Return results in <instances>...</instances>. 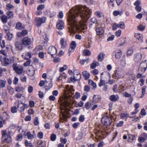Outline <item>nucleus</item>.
I'll use <instances>...</instances> for the list:
<instances>
[{"label": "nucleus", "mask_w": 147, "mask_h": 147, "mask_svg": "<svg viewBox=\"0 0 147 147\" xmlns=\"http://www.w3.org/2000/svg\"><path fill=\"white\" fill-rule=\"evenodd\" d=\"M91 10L86 6H76L69 11L67 28L72 36L76 31L80 32L84 30L86 22L91 15Z\"/></svg>", "instance_id": "obj_1"}, {"label": "nucleus", "mask_w": 147, "mask_h": 147, "mask_svg": "<svg viewBox=\"0 0 147 147\" xmlns=\"http://www.w3.org/2000/svg\"><path fill=\"white\" fill-rule=\"evenodd\" d=\"M147 68V61H142L140 63L138 69V71L139 73H144Z\"/></svg>", "instance_id": "obj_2"}, {"label": "nucleus", "mask_w": 147, "mask_h": 147, "mask_svg": "<svg viewBox=\"0 0 147 147\" xmlns=\"http://www.w3.org/2000/svg\"><path fill=\"white\" fill-rule=\"evenodd\" d=\"M101 121L102 123L105 125H110L112 122V118L108 116L103 117L101 119Z\"/></svg>", "instance_id": "obj_3"}, {"label": "nucleus", "mask_w": 147, "mask_h": 147, "mask_svg": "<svg viewBox=\"0 0 147 147\" xmlns=\"http://www.w3.org/2000/svg\"><path fill=\"white\" fill-rule=\"evenodd\" d=\"M46 18L45 17H36L35 18V21L38 27L40 26L42 24L45 23L46 22Z\"/></svg>", "instance_id": "obj_4"}, {"label": "nucleus", "mask_w": 147, "mask_h": 147, "mask_svg": "<svg viewBox=\"0 0 147 147\" xmlns=\"http://www.w3.org/2000/svg\"><path fill=\"white\" fill-rule=\"evenodd\" d=\"M13 69L15 70L18 74H21L23 71V67L21 66H17L16 63H14L13 65Z\"/></svg>", "instance_id": "obj_5"}, {"label": "nucleus", "mask_w": 147, "mask_h": 147, "mask_svg": "<svg viewBox=\"0 0 147 147\" xmlns=\"http://www.w3.org/2000/svg\"><path fill=\"white\" fill-rule=\"evenodd\" d=\"M14 62V58L13 57L9 58L5 57L4 58L3 65L4 66H6L8 65L9 64L11 63Z\"/></svg>", "instance_id": "obj_6"}, {"label": "nucleus", "mask_w": 147, "mask_h": 147, "mask_svg": "<svg viewBox=\"0 0 147 147\" xmlns=\"http://www.w3.org/2000/svg\"><path fill=\"white\" fill-rule=\"evenodd\" d=\"M123 74V70H116L113 75V77L116 79H118Z\"/></svg>", "instance_id": "obj_7"}, {"label": "nucleus", "mask_w": 147, "mask_h": 147, "mask_svg": "<svg viewBox=\"0 0 147 147\" xmlns=\"http://www.w3.org/2000/svg\"><path fill=\"white\" fill-rule=\"evenodd\" d=\"M96 26L95 28H96L95 30L97 34L98 35H102L104 32V30L103 28L101 26L99 25L98 24H96Z\"/></svg>", "instance_id": "obj_8"}, {"label": "nucleus", "mask_w": 147, "mask_h": 147, "mask_svg": "<svg viewBox=\"0 0 147 147\" xmlns=\"http://www.w3.org/2000/svg\"><path fill=\"white\" fill-rule=\"evenodd\" d=\"M3 134H2V140L4 142L7 143H9L11 141V136H5V132H3Z\"/></svg>", "instance_id": "obj_9"}, {"label": "nucleus", "mask_w": 147, "mask_h": 147, "mask_svg": "<svg viewBox=\"0 0 147 147\" xmlns=\"http://www.w3.org/2000/svg\"><path fill=\"white\" fill-rule=\"evenodd\" d=\"M23 45L26 46L29 45L31 43V40L27 37H24L22 40Z\"/></svg>", "instance_id": "obj_10"}, {"label": "nucleus", "mask_w": 147, "mask_h": 147, "mask_svg": "<svg viewBox=\"0 0 147 147\" xmlns=\"http://www.w3.org/2000/svg\"><path fill=\"white\" fill-rule=\"evenodd\" d=\"M57 52V49L54 47L51 46L49 47L48 53L49 54H50L52 57L53 55H55L56 53Z\"/></svg>", "instance_id": "obj_11"}, {"label": "nucleus", "mask_w": 147, "mask_h": 147, "mask_svg": "<svg viewBox=\"0 0 147 147\" xmlns=\"http://www.w3.org/2000/svg\"><path fill=\"white\" fill-rule=\"evenodd\" d=\"M134 36L138 40L137 41V43H141L143 42V37L142 34L136 33L135 34Z\"/></svg>", "instance_id": "obj_12"}, {"label": "nucleus", "mask_w": 147, "mask_h": 147, "mask_svg": "<svg viewBox=\"0 0 147 147\" xmlns=\"http://www.w3.org/2000/svg\"><path fill=\"white\" fill-rule=\"evenodd\" d=\"M147 139V134L145 133H142L139 137L138 140L140 142H142Z\"/></svg>", "instance_id": "obj_13"}, {"label": "nucleus", "mask_w": 147, "mask_h": 147, "mask_svg": "<svg viewBox=\"0 0 147 147\" xmlns=\"http://www.w3.org/2000/svg\"><path fill=\"white\" fill-rule=\"evenodd\" d=\"M142 58V54L138 53L135 55L134 60L135 62H138L141 61Z\"/></svg>", "instance_id": "obj_14"}, {"label": "nucleus", "mask_w": 147, "mask_h": 147, "mask_svg": "<svg viewBox=\"0 0 147 147\" xmlns=\"http://www.w3.org/2000/svg\"><path fill=\"white\" fill-rule=\"evenodd\" d=\"M56 27L57 29L61 30L64 28V23L62 20H58V22L57 24Z\"/></svg>", "instance_id": "obj_15"}, {"label": "nucleus", "mask_w": 147, "mask_h": 147, "mask_svg": "<svg viewBox=\"0 0 147 147\" xmlns=\"http://www.w3.org/2000/svg\"><path fill=\"white\" fill-rule=\"evenodd\" d=\"M110 100L112 102L118 101L119 99V96L117 94L111 95L109 97Z\"/></svg>", "instance_id": "obj_16"}, {"label": "nucleus", "mask_w": 147, "mask_h": 147, "mask_svg": "<svg viewBox=\"0 0 147 147\" xmlns=\"http://www.w3.org/2000/svg\"><path fill=\"white\" fill-rule=\"evenodd\" d=\"M74 75L76 78V80H79L81 78V75L80 73L77 70H75L74 71Z\"/></svg>", "instance_id": "obj_17"}, {"label": "nucleus", "mask_w": 147, "mask_h": 147, "mask_svg": "<svg viewBox=\"0 0 147 147\" xmlns=\"http://www.w3.org/2000/svg\"><path fill=\"white\" fill-rule=\"evenodd\" d=\"M15 45L16 50L19 51H20L22 50V45L20 43V42H16L15 43Z\"/></svg>", "instance_id": "obj_18"}, {"label": "nucleus", "mask_w": 147, "mask_h": 147, "mask_svg": "<svg viewBox=\"0 0 147 147\" xmlns=\"http://www.w3.org/2000/svg\"><path fill=\"white\" fill-rule=\"evenodd\" d=\"M115 57L117 59L120 58L122 55V52L120 50H116L115 51Z\"/></svg>", "instance_id": "obj_19"}, {"label": "nucleus", "mask_w": 147, "mask_h": 147, "mask_svg": "<svg viewBox=\"0 0 147 147\" xmlns=\"http://www.w3.org/2000/svg\"><path fill=\"white\" fill-rule=\"evenodd\" d=\"M83 76L86 80L88 79L90 76V74L87 71H85L82 72Z\"/></svg>", "instance_id": "obj_20"}, {"label": "nucleus", "mask_w": 147, "mask_h": 147, "mask_svg": "<svg viewBox=\"0 0 147 147\" xmlns=\"http://www.w3.org/2000/svg\"><path fill=\"white\" fill-rule=\"evenodd\" d=\"M28 33V31L27 30H22L21 32H18L17 33V35L18 36H20L22 35L23 36H26Z\"/></svg>", "instance_id": "obj_21"}, {"label": "nucleus", "mask_w": 147, "mask_h": 147, "mask_svg": "<svg viewBox=\"0 0 147 147\" xmlns=\"http://www.w3.org/2000/svg\"><path fill=\"white\" fill-rule=\"evenodd\" d=\"M35 71L33 67L29 69L28 71V75L30 76H33L34 74Z\"/></svg>", "instance_id": "obj_22"}, {"label": "nucleus", "mask_w": 147, "mask_h": 147, "mask_svg": "<svg viewBox=\"0 0 147 147\" xmlns=\"http://www.w3.org/2000/svg\"><path fill=\"white\" fill-rule=\"evenodd\" d=\"M59 120L60 121H62L63 119L65 120L67 117V116L64 113H62L59 116Z\"/></svg>", "instance_id": "obj_23"}, {"label": "nucleus", "mask_w": 147, "mask_h": 147, "mask_svg": "<svg viewBox=\"0 0 147 147\" xmlns=\"http://www.w3.org/2000/svg\"><path fill=\"white\" fill-rule=\"evenodd\" d=\"M60 42L61 45V48L64 49L67 46V43L65 40L63 38H61L60 40Z\"/></svg>", "instance_id": "obj_24"}, {"label": "nucleus", "mask_w": 147, "mask_h": 147, "mask_svg": "<svg viewBox=\"0 0 147 147\" xmlns=\"http://www.w3.org/2000/svg\"><path fill=\"white\" fill-rule=\"evenodd\" d=\"M24 26L22 25V24L20 22H17L16 24V28L19 30L22 29L24 28Z\"/></svg>", "instance_id": "obj_25"}, {"label": "nucleus", "mask_w": 147, "mask_h": 147, "mask_svg": "<svg viewBox=\"0 0 147 147\" xmlns=\"http://www.w3.org/2000/svg\"><path fill=\"white\" fill-rule=\"evenodd\" d=\"M99 65V63L94 60L93 62L90 65V68L92 69H94L96 66Z\"/></svg>", "instance_id": "obj_26"}, {"label": "nucleus", "mask_w": 147, "mask_h": 147, "mask_svg": "<svg viewBox=\"0 0 147 147\" xmlns=\"http://www.w3.org/2000/svg\"><path fill=\"white\" fill-rule=\"evenodd\" d=\"M91 22L92 23L90 25V27L92 25V24H95V27L96 26V24H98L97 23L96 19L94 18H93L91 19Z\"/></svg>", "instance_id": "obj_27"}, {"label": "nucleus", "mask_w": 147, "mask_h": 147, "mask_svg": "<svg viewBox=\"0 0 147 147\" xmlns=\"http://www.w3.org/2000/svg\"><path fill=\"white\" fill-rule=\"evenodd\" d=\"M105 54L103 53H100L98 56V61H102L103 59Z\"/></svg>", "instance_id": "obj_28"}, {"label": "nucleus", "mask_w": 147, "mask_h": 147, "mask_svg": "<svg viewBox=\"0 0 147 147\" xmlns=\"http://www.w3.org/2000/svg\"><path fill=\"white\" fill-rule=\"evenodd\" d=\"M6 36H5L6 38L9 40H10L12 38L13 34H12L11 33L9 32L6 33Z\"/></svg>", "instance_id": "obj_29"}, {"label": "nucleus", "mask_w": 147, "mask_h": 147, "mask_svg": "<svg viewBox=\"0 0 147 147\" xmlns=\"http://www.w3.org/2000/svg\"><path fill=\"white\" fill-rule=\"evenodd\" d=\"M6 82L2 80H0V88H3L5 87Z\"/></svg>", "instance_id": "obj_30"}, {"label": "nucleus", "mask_w": 147, "mask_h": 147, "mask_svg": "<svg viewBox=\"0 0 147 147\" xmlns=\"http://www.w3.org/2000/svg\"><path fill=\"white\" fill-rule=\"evenodd\" d=\"M32 57L31 53L30 52H28L27 53L24 57V59H29Z\"/></svg>", "instance_id": "obj_31"}, {"label": "nucleus", "mask_w": 147, "mask_h": 147, "mask_svg": "<svg viewBox=\"0 0 147 147\" xmlns=\"http://www.w3.org/2000/svg\"><path fill=\"white\" fill-rule=\"evenodd\" d=\"M5 131V132L6 135L5 136H11V135L12 132L11 131H7L6 130H3L1 132L2 134H3V132Z\"/></svg>", "instance_id": "obj_32"}, {"label": "nucleus", "mask_w": 147, "mask_h": 147, "mask_svg": "<svg viewBox=\"0 0 147 147\" xmlns=\"http://www.w3.org/2000/svg\"><path fill=\"white\" fill-rule=\"evenodd\" d=\"M7 89L9 92L10 94L12 95L14 93V90L11 87H8Z\"/></svg>", "instance_id": "obj_33"}, {"label": "nucleus", "mask_w": 147, "mask_h": 147, "mask_svg": "<svg viewBox=\"0 0 147 147\" xmlns=\"http://www.w3.org/2000/svg\"><path fill=\"white\" fill-rule=\"evenodd\" d=\"M128 141L129 142H131L133 141L135 138V136L131 134H129Z\"/></svg>", "instance_id": "obj_34"}, {"label": "nucleus", "mask_w": 147, "mask_h": 147, "mask_svg": "<svg viewBox=\"0 0 147 147\" xmlns=\"http://www.w3.org/2000/svg\"><path fill=\"white\" fill-rule=\"evenodd\" d=\"M145 27L141 24H140L137 27V29L139 30L142 31L145 29Z\"/></svg>", "instance_id": "obj_35"}, {"label": "nucleus", "mask_w": 147, "mask_h": 147, "mask_svg": "<svg viewBox=\"0 0 147 147\" xmlns=\"http://www.w3.org/2000/svg\"><path fill=\"white\" fill-rule=\"evenodd\" d=\"M134 49L132 48L129 49L127 52V55L130 56L132 55L134 52Z\"/></svg>", "instance_id": "obj_36"}, {"label": "nucleus", "mask_w": 147, "mask_h": 147, "mask_svg": "<svg viewBox=\"0 0 147 147\" xmlns=\"http://www.w3.org/2000/svg\"><path fill=\"white\" fill-rule=\"evenodd\" d=\"M22 105V103H18V105L17 107L18 108H19L20 107V108L19 110V111L22 112V111H23L25 109H24V107L23 106V105H22V106H21V105Z\"/></svg>", "instance_id": "obj_37"}, {"label": "nucleus", "mask_w": 147, "mask_h": 147, "mask_svg": "<svg viewBox=\"0 0 147 147\" xmlns=\"http://www.w3.org/2000/svg\"><path fill=\"white\" fill-rule=\"evenodd\" d=\"M113 15L115 16H117L119 15L121 16L122 14V12L119 11H114L113 12Z\"/></svg>", "instance_id": "obj_38"}, {"label": "nucleus", "mask_w": 147, "mask_h": 147, "mask_svg": "<svg viewBox=\"0 0 147 147\" xmlns=\"http://www.w3.org/2000/svg\"><path fill=\"white\" fill-rule=\"evenodd\" d=\"M69 92L68 93H69V96L70 97L72 95L74 94V90L73 89H70L69 88Z\"/></svg>", "instance_id": "obj_39"}, {"label": "nucleus", "mask_w": 147, "mask_h": 147, "mask_svg": "<svg viewBox=\"0 0 147 147\" xmlns=\"http://www.w3.org/2000/svg\"><path fill=\"white\" fill-rule=\"evenodd\" d=\"M118 24V28L122 29H124L125 28V24L124 22H121Z\"/></svg>", "instance_id": "obj_40"}, {"label": "nucleus", "mask_w": 147, "mask_h": 147, "mask_svg": "<svg viewBox=\"0 0 147 147\" xmlns=\"http://www.w3.org/2000/svg\"><path fill=\"white\" fill-rule=\"evenodd\" d=\"M26 135L27 136L28 138L29 139H31L34 137L33 135L29 132H28L26 133Z\"/></svg>", "instance_id": "obj_41"}, {"label": "nucleus", "mask_w": 147, "mask_h": 147, "mask_svg": "<svg viewBox=\"0 0 147 147\" xmlns=\"http://www.w3.org/2000/svg\"><path fill=\"white\" fill-rule=\"evenodd\" d=\"M7 15L8 18L11 19L13 18V12L11 11L8 12Z\"/></svg>", "instance_id": "obj_42"}, {"label": "nucleus", "mask_w": 147, "mask_h": 147, "mask_svg": "<svg viewBox=\"0 0 147 147\" xmlns=\"http://www.w3.org/2000/svg\"><path fill=\"white\" fill-rule=\"evenodd\" d=\"M1 19L3 23L5 24L7 22V18L6 16H1Z\"/></svg>", "instance_id": "obj_43"}, {"label": "nucleus", "mask_w": 147, "mask_h": 147, "mask_svg": "<svg viewBox=\"0 0 147 147\" xmlns=\"http://www.w3.org/2000/svg\"><path fill=\"white\" fill-rule=\"evenodd\" d=\"M76 45L75 42L72 41L70 44V47L75 49L76 47Z\"/></svg>", "instance_id": "obj_44"}, {"label": "nucleus", "mask_w": 147, "mask_h": 147, "mask_svg": "<svg viewBox=\"0 0 147 147\" xmlns=\"http://www.w3.org/2000/svg\"><path fill=\"white\" fill-rule=\"evenodd\" d=\"M45 6L43 4H40L38 6L37 9L38 11H41L45 8Z\"/></svg>", "instance_id": "obj_45"}, {"label": "nucleus", "mask_w": 147, "mask_h": 147, "mask_svg": "<svg viewBox=\"0 0 147 147\" xmlns=\"http://www.w3.org/2000/svg\"><path fill=\"white\" fill-rule=\"evenodd\" d=\"M27 60H28L26 61L24 63V65L26 67L29 66L30 65L31 62V60L30 59H29Z\"/></svg>", "instance_id": "obj_46"}, {"label": "nucleus", "mask_w": 147, "mask_h": 147, "mask_svg": "<svg viewBox=\"0 0 147 147\" xmlns=\"http://www.w3.org/2000/svg\"><path fill=\"white\" fill-rule=\"evenodd\" d=\"M146 86H144L142 88V94L141 96V98H142L143 97V96L144 95V94L146 93Z\"/></svg>", "instance_id": "obj_47"}, {"label": "nucleus", "mask_w": 147, "mask_h": 147, "mask_svg": "<svg viewBox=\"0 0 147 147\" xmlns=\"http://www.w3.org/2000/svg\"><path fill=\"white\" fill-rule=\"evenodd\" d=\"M68 68V66L66 65H64V66L61 67L59 69V71L60 72L63 71L64 70H66Z\"/></svg>", "instance_id": "obj_48"}, {"label": "nucleus", "mask_w": 147, "mask_h": 147, "mask_svg": "<svg viewBox=\"0 0 147 147\" xmlns=\"http://www.w3.org/2000/svg\"><path fill=\"white\" fill-rule=\"evenodd\" d=\"M83 53L85 56H89L91 54L90 51L88 50H84V51Z\"/></svg>", "instance_id": "obj_49"}, {"label": "nucleus", "mask_w": 147, "mask_h": 147, "mask_svg": "<svg viewBox=\"0 0 147 147\" xmlns=\"http://www.w3.org/2000/svg\"><path fill=\"white\" fill-rule=\"evenodd\" d=\"M106 83V81L105 80H102L101 78L100 79V82L98 84V86L100 87H101L104 85Z\"/></svg>", "instance_id": "obj_50"}, {"label": "nucleus", "mask_w": 147, "mask_h": 147, "mask_svg": "<svg viewBox=\"0 0 147 147\" xmlns=\"http://www.w3.org/2000/svg\"><path fill=\"white\" fill-rule=\"evenodd\" d=\"M25 144L27 146L31 147L32 146V144L30 142L28 141L27 140H25Z\"/></svg>", "instance_id": "obj_51"}, {"label": "nucleus", "mask_w": 147, "mask_h": 147, "mask_svg": "<svg viewBox=\"0 0 147 147\" xmlns=\"http://www.w3.org/2000/svg\"><path fill=\"white\" fill-rule=\"evenodd\" d=\"M62 0H55V5L56 6H58L61 4Z\"/></svg>", "instance_id": "obj_52"}, {"label": "nucleus", "mask_w": 147, "mask_h": 147, "mask_svg": "<svg viewBox=\"0 0 147 147\" xmlns=\"http://www.w3.org/2000/svg\"><path fill=\"white\" fill-rule=\"evenodd\" d=\"M34 122L35 125H37L39 123L38 118L37 117H36L34 120Z\"/></svg>", "instance_id": "obj_53"}, {"label": "nucleus", "mask_w": 147, "mask_h": 147, "mask_svg": "<svg viewBox=\"0 0 147 147\" xmlns=\"http://www.w3.org/2000/svg\"><path fill=\"white\" fill-rule=\"evenodd\" d=\"M129 114H128L122 113L121 115V118L125 119H126L127 117H129Z\"/></svg>", "instance_id": "obj_54"}, {"label": "nucleus", "mask_w": 147, "mask_h": 147, "mask_svg": "<svg viewBox=\"0 0 147 147\" xmlns=\"http://www.w3.org/2000/svg\"><path fill=\"white\" fill-rule=\"evenodd\" d=\"M129 77L130 80H134L135 78V75L133 74H129Z\"/></svg>", "instance_id": "obj_55"}, {"label": "nucleus", "mask_w": 147, "mask_h": 147, "mask_svg": "<svg viewBox=\"0 0 147 147\" xmlns=\"http://www.w3.org/2000/svg\"><path fill=\"white\" fill-rule=\"evenodd\" d=\"M50 138L51 140L52 141H54L56 139V136L55 134H53L51 135Z\"/></svg>", "instance_id": "obj_56"}, {"label": "nucleus", "mask_w": 147, "mask_h": 147, "mask_svg": "<svg viewBox=\"0 0 147 147\" xmlns=\"http://www.w3.org/2000/svg\"><path fill=\"white\" fill-rule=\"evenodd\" d=\"M13 6L10 4H7L6 5V8L7 10H9L13 8Z\"/></svg>", "instance_id": "obj_57"}, {"label": "nucleus", "mask_w": 147, "mask_h": 147, "mask_svg": "<svg viewBox=\"0 0 147 147\" xmlns=\"http://www.w3.org/2000/svg\"><path fill=\"white\" fill-rule=\"evenodd\" d=\"M23 90V88L22 87L18 86L16 87L15 88V90L17 92H19L22 91Z\"/></svg>", "instance_id": "obj_58"}, {"label": "nucleus", "mask_w": 147, "mask_h": 147, "mask_svg": "<svg viewBox=\"0 0 147 147\" xmlns=\"http://www.w3.org/2000/svg\"><path fill=\"white\" fill-rule=\"evenodd\" d=\"M45 82L46 84H47L48 83V82H47V81L45 82L44 81L41 80L39 84V85L40 87H42L44 85Z\"/></svg>", "instance_id": "obj_59"}, {"label": "nucleus", "mask_w": 147, "mask_h": 147, "mask_svg": "<svg viewBox=\"0 0 147 147\" xmlns=\"http://www.w3.org/2000/svg\"><path fill=\"white\" fill-rule=\"evenodd\" d=\"M118 24L116 23L114 24L112 26L113 30H116L117 28L118 27Z\"/></svg>", "instance_id": "obj_60"}, {"label": "nucleus", "mask_w": 147, "mask_h": 147, "mask_svg": "<svg viewBox=\"0 0 147 147\" xmlns=\"http://www.w3.org/2000/svg\"><path fill=\"white\" fill-rule=\"evenodd\" d=\"M85 118L84 116L83 115H81L79 118V121L80 122H83L84 121V120Z\"/></svg>", "instance_id": "obj_61"}, {"label": "nucleus", "mask_w": 147, "mask_h": 147, "mask_svg": "<svg viewBox=\"0 0 147 147\" xmlns=\"http://www.w3.org/2000/svg\"><path fill=\"white\" fill-rule=\"evenodd\" d=\"M80 94L78 92H76L75 93V95L74 96V98L76 99H78L80 98Z\"/></svg>", "instance_id": "obj_62"}, {"label": "nucleus", "mask_w": 147, "mask_h": 147, "mask_svg": "<svg viewBox=\"0 0 147 147\" xmlns=\"http://www.w3.org/2000/svg\"><path fill=\"white\" fill-rule=\"evenodd\" d=\"M91 105V104L89 102H86L85 105V108L87 109L90 108Z\"/></svg>", "instance_id": "obj_63"}, {"label": "nucleus", "mask_w": 147, "mask_h": 147, "mask_svg": "<svg viewBox=\"0 0 147 147\" xmlns=\"http://www.w3.org/2000/svg\"><path fill=\"white\" fill-rule=\"evenodd\" d=\"M22 135L21 134L18 135L17 136V140L18 141H19L21 140L22 138Z\"/></svg>", "instance_id": "obj_64"}]
</instances>
